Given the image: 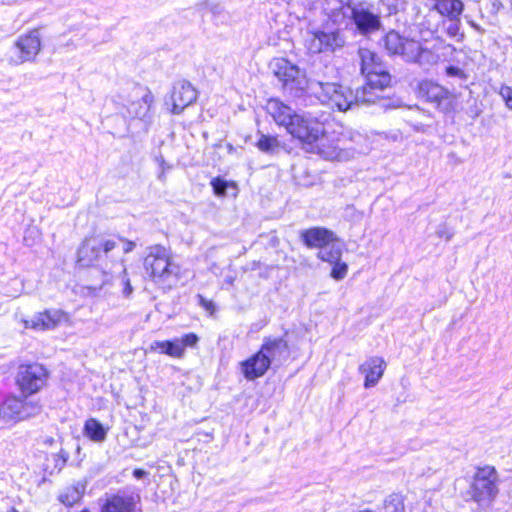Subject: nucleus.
I'll use <instances>...</instances> for the list:
<instances>
[{"label":"nucleus","instance_id":"f257e3e1","mask_svg":"<svg viewBox=\"0 0 512 512\" xmlns=\"http://www.w3.org/2000/svg\"><path fill=\"white\" fill-rule=\"evenodd\" d=\"M267 113L278 126L285 127L286 131L302 143L312 145L316 143L317 152L328 160H347L350 157L343 140L330 143L325 136L324 125L309 113H297L279 99H269L266 104Z\"/></svg>","mask_w":512,"mask_h":512},{"label":"nucleus","instance_id":"f03ea898","mask_svg":"<svg viewBox=\"0 0 512 512\" xmlns=\"http://www.w3.org/2000/svg\"><path fill=\"white\" fill-rule=\"evenodd\" d=\"M123 243V252L130 253L135 247L136 243L127 240L123 237H107L98 235L86 238L77 251V262L82 267L94 266L99 268L103 273L102 285L111 283L113 276L107 269H110L114 264L119 262L115 255V249L118 243Z\"/></svg>","mask_w":512,"mask_h":512},{"label":"nucleus","instance_id":"7ed1b4c3","mask_svg":"<svg viewBox=\"0 0 512 512\" xmlns=\"http://www.w3.org/2000/svg\"><path fill=\"white\" fill-rule=\"evenodd\" d=\"M143 266L149 278L162 287L171 288L180 279V266L173 261L170 250L162 245L147 248Z\"/></svg>","mask_w":512,"mask_h":512},{"label":"nucleus","instance_id":"20e7f679","mask_svg":"<svg viewBox=\"0 0 512 512\" xmlns=\"http://www.w3.org/2000/svg\"><path fill=\"white\" fill-rule=\"evenodd\" d=\"M383 42L386 50L391 55H400L408 62L433 65L440 59L434 52L424 49L418 41L404 38L396 31L387 33Z\"/></svg>","mask_w":512,"mask_h":512},{"label":"nucleus","instance_id":"39448f33","mask_svg":"<svg viewBox=\"0 0 512 512\" xmlns=\"http://www.w3.org/2000/svg\"><path fill=\"white\" fill-rule=\"evenodd\" d=\"M312 89L321 103L332 109L344 112L357 105V95L341 84L317 82Z\"/></svg>","mask_w":512,"mask_h":512},{"label":"nucleus","instance_id":"423d86ee","mask_svg":"<svg viewBox=\"0 0 512 512\" xmlns=\"http://www.w3.org/2000/svg\"><path fill=\"white\" fill-rule=\"evenodd\" d=\"M498 475L492 466L478 468L471 486L472 499L479 505H489L498 494Z\"/></svg>","mask_w":512,"mask_h":512},{"label":"nucleus","instance_id":"0eeeda50","mask_svg":"<svg viewBox=\"0 0 512 512\" xmlns=\"http://www.w3.org/2000/svg\"><path fill=\"white\" fill-rule=\"evenodd\" d=\"M358 55L361 64V73L371 87L385 88L390 84L391 77L380 57L367 48H360Z\"/></svg>","mask_w":512,"mask_h":512},{"label":"nucleus","instance_id":"6e6552de","mask_svg":"<svg viewBox=\"0 0 512 512\" xmlns=\"http://www.w3.org/2000/svg\"><path fill=\"white\" fill-rule=\"evenodd\" d=\"M48 372L39 363L22 364L18 367L15 381L24 397L35 394L46 384Z\"/></svg>","mask_w":512,"mask_h":512},{"label":"nucleus","instance_id":"1a4fd4ad","mask_svg":"<svg viewBox=\"0 0 512 512\" xmlns=\"http://www.w3.org/2000/svg\"><path fill=\"white\" fill-rule=\"evenodd\" d=\"M275 76L283 83L285 89L299 95L307 87V79L299 68L284 58L275 59L272 63Z\"/></svg>","mask_w":512,"mask_h":512},{"label":"nucleus","instance_id":"9d476101","mask_svg":"<svg viewBox=\"0 0 512 512\" xmlns=\"http://www.w3.org/2000/svg\"><path fill=\"white\" fill-rule=\"evenodd\" d=\"M41 50L40 35L37 30L18 37L10 49L9 60L14 65H20L35 59Z\"/></svg>","mask_w":512,"mask_h":512},{"label":"nucleus","instance_id":"9b49d317","mask_svg":"<svg viewBox=\"0 0 512 512\" xmlns=\"http://www.w3.org/2000/svg\"><path fill=\"white\" fill-rule=\"evenodd\" d=\"M66 321H68V315L59 309H48L36 313L31 319L22 318L20 320L24 329L35 331L53 330Z\"/></svg>","mask_w":512,"mask_h":512},{"label":"nucleus","instance_id":"f8f14e48","mask_svg":"<svg viewBox=\"0 0 512 512\" xmlns=\"http://www.w3.org/2000/svg\"><path fill=\"white\" fill-rule=\"evenodd\" d=\"M419 92L442 112H450L453 109V95L439 84L432 81H423L419 86Z\"/></svg>","mask_w":512,"mask_h":512},{"label":"nucleus","instance_id":"ddd939ff","mask_svg":"<svg viewBox=\"0 0 512 512\" xmlns=\"http://www.w3.org/2000/svg\"><path fill=\"white\" fill-rule=\"evenodd\" d=\"M139 504V495L118 491L105 498L101 512H142Z\"/></svg>","mask_w":512,"mask_h":512},{"label":"nucleus","instance_id":"4468645a","mask_svg":"<svg viewBox=\"0 0 512 512\" xmlns=\"http://www.w3.org/2000/svg\"><path fill=\"white\" fill-rule=\"evenodd\" d=\"M197 99V91L193 85L185 80L177 81L172 90L171 100L173 114H180L187 106Z\"/></svg>","mask_w":512,"mask_h":512},{"label":"nucleus","instance_id":"2eb2a0df","mask_svg":"<svg viewBox=\"0 0 512 512\" xmlns=\"http://www.w3.org/2000/svg\"><path fill=\"white\" fill-rule=\"evenodd\" d=\"M386 368L383 358L373 356L364 361L358 368L359 373L365 377L364 387L371 388L378 384Z\"/></svg>","mask_w":512,"mask_h":512},{"label":"nucleus","instance_id":"dca6fc26","mask_svg":"<svg viewBox=\"0 0 512 512\" xmlns=\"http://www.w3.org/2000/svg\"><path fill=\"white\" fill-rule=\"evenodd\" d=\"M301 238L307 247L319 248L320 250L337 240L334 232L322 227L302 231Z\"/></svg>","mask_w":512,"mask_h":512},{"label":"nucleus","instance_id":"f3484780","mask_svg":"<svg viewBox=\"0 0 512 512\" xmlns=\"http://www.w3.org/2000/svg\"><path fill=\"white\" fill-rule=\"evenodd\" d=\"M266 356L259 350L256 354L241 363V370L247 380L262 377L270 368Z\"/></svg>","mask_w":512,"mask_h":512},{"label":"nucleus","instance_id":"a211bd4d","mask_svg":"<svg viewBox=\"0 0 512 512\" xmlns=\"http://www.w3.org/2000/svg\"><path fill=\"white\" fill-rule=\"evenodd\" d=\"M260 350L266 356L269 364L280 363L288 354L287 341L281 337L265 338Z\"/></svg>","mask_w":512,"mask_h":512},{"label":"nucleus","instance_id":"6ab92c4d","mask_svg":"<svg viewBox=\"0 0 512 512\" xmlns=\"http://www.w3.org/2000/svg\"><path fill=\"white\" fill-rule=\"evenodd\" d=\"M352 18L358 30L363 34L374 32L380 27L379 17L362 6L352 9Z\"/></svg>","mask_w":512,"mask_h":512},{"label":"nucleus","instance_id":"aec40b11","mask_svg":"<svg viewBox=\"0 0 512 512\" xmlns=\"http://www.w3.org/2000/svg\"><path fill=\"white\" fill-rule=\"evenodd\" d=\"M22 399L16 396L7 397L0 405V419L4 422L21 421Z\"/></svg>","mask_w":512,"mask_h":512},{"label":"nucleus","instance_id":"412c9836","mask_svg":"<svg viewBox=\"0 0 512 512\" xmlns=\"http://www.w3.org/2000/svg\"><path fill=\"white\" fill-rule=\"evenodd\" d=\"M154 97L150 91H146L138 100L132 101L127 106V112L132 118L145 119L149 116Z\"/></svg>","mask_w":512,"mask_h":512},{"label":"nucleus","instance_id":"4be33fe9","mask_svg":"<svg viewBox=\"0 0 512 512\" xmlns=\"http://www.w3.org/2000/svg\"><path fill=\"white\" fill-rule=\"evenodd\" d=\"M432 9L448 19H456L462 14L464 5L461 0H433Z\"/></svg>","mask_w":512,"mask_h":512},{"label":"nucleus","instance_id":"5701e85b","mask_svg":"<svg viewBox=\"0 0 512 512\" xmlns=\"http://www.w3.org/2000/svg\"><path fill=\"white\" fill-rule=\"evenodd\" d=\"M107 432L108 429L95 418H89L84 424L83 434L93 442L105 441Z\"/></svg>","mask_w":512,"mask_h":512},{"label":"nucleus","instance_id":"b1692460","mask_svg":"<svg viewBox=\"0 0 512 512\" xmlns=\"http://www.w3.org/2000/svg\"><path fill=\"white\" fill-rule=\"evenodd\" d=\"M151 352H159L173 358L182 357V344L176 338L172 341H154L149 347Z\"/></svg>","mask_w":512,"mask_h":512},{"label":"nucleus","instance_id":"393cba45","mask_svg":"<svg viewBox=\"0 0 512 512\" xmlns=\"http://www.w3.org/2000/svg\"><path fill=\"white\" fill-rule=\"evenodd\" d=\"M85 493V484L77 483L73 486L67 487L59 496L58 499L66 506H73L78 503Z\"/></svg>","mask_w":512,"mask_h":512},{"label":"nucleus","instance_id":"a878e982","mask_svg":"<svg viewBox=\"0 0 512 512\" xmlns=\"http://www.w3.org/2000/svg\"><path fill=\"white\" fill-rule=\"evenodd\" d=\"M318 33L320 36L321 44L323 46V52H333L339 48H342L345 44V40L339 32L318 31Z\"/></svg>","mask_w":512,"mask_h":512},{"label":"nucleus","instance_id":"bb28decb","mask_svg":"<svg viewBox=\"0 0 512 512\" xmlns=\"http://www.w3.org/2000/svg\"><path fill=\"white\" fill-rule=\"evenodd\" d=\"M342 250L339 244L336 241L328 244L322 250L318 252V258L322 261L334 263L337 260L341 259Z\"/></svg>","mask_w":512,"mask_h":512},{"label":"nucleus","instance_id":"cd10ccee","mask_svg":"<svg viewBox=\"0 0 512 512\" xmlns=\"http://www.w3.org/2000/svg\"><path fill=\"white\" fill-rule=\"evenodd\" d=\"M375 89L382 90L383 88L371 87L367 83L366 86L357 89L355 92V95H357V105L374 103L378 98V95L374 92Z\"/></svg>","mask_w":512,"mask_h":512},{"label":"nucleus","instance_id":"c85d7f7f","mask_svg":"<svg viewBox=\"0 0 512 512\" xmlns=\"http://www.w3.org/2000/svg\"><path fill=\"white\" fill-rule=\"evenodd\" d=\"M256 145L262 152L265 153H274L280 146L276 137L264 134L260 135Z\"/></svg>","mask_w":512,"mask_h":512},{"label":"nucleus","instance_id":"c756f323","mask_svg":"<svg viewBox=\"0 0 512 512\" xmlns=\"http://www.w3.org/2000/svg\"><path fill=\"white\" fill-rule=\"evenodd\" d=\"M41 411V405L35 401H27L22 399L21 421L36 416Z\"/></svg>","mask_w":512,"mask_h":512},{"label":"nucleus","instance_id":"7c9ffc66","mask_svg":"<svg viewBox=\"0 0 512 512\" xmlns=\"http://www.w3.org/2000/svg\"><path fill=\"white\" fill-rule=\"evenodd\" d=\"M384 510L385 512H405L402 497L398 494L388 496L385 500Z\"/></svg>","mask_w":512,"mask_h":512},{"label":"nucleus","instance_id":"2f4dec72","mask_svg":"<svg viewBox=\"0 0 512 512\" xmlns=\"http://www.w3.org/2000/svg\"><path fill=\"white\" fill-rule=\"evenodd\" d=\"M306 47L311 53H322L323 52V46L321 44L318 31L308 33V36L306 38Z\"/></svg>","mask_w":512,"mask_h":512},{"label":"nucleus","instance_id":"473e14b6","mask_svg":"<svg viewBox=\"0 0 512 512\" xmlns=\"http://www.w3.org/2000/svg\"><path fill=\"white\" fill-rule=\"evenodd\" d=\"M334 266L331 271V277L335 280H342L346 277L348 272V265L345 262H341L340 260L332 263Z\"/></svg>","mask_w":512,"mask_h":512},{"label":"nucleus","instance_id":"72a5a7b5","mask_svg":"<svg viewBox=\"0 0 512 512\" xmlns=\"http://www.w3.org/2000/svg\"><path fill=\"white\" fill-rule=\"evenodd\" d=\"M450 23L446 27V33L448 36L452 38H457V40H462L463 34L460 33V17L456 19H449Z\"/></svg>","mask_w":512,"mask_h":512},{"label":"nucleus","instance_id":"f704fd0d","mask_svg":"<svg viewBox=\"0 0 512 512\" xmlns=\"http://www.w3.org/2000/svg\"><path fill=\"white\" fill-rule=\"evenodd\" d=\"M177 342L182 344V356L184 355L186 347H194L198 342V336L194 333H189L181 338H176Z\"/></svg>","mask_w":512,"mask_h":512},{"label":"nucleus","instance_id":"c9c22d12","mask_svg":"<svg viewBox=\"0 0 512 512\" xmlns=\"http://www.w3.org/2000/svg\"><path fill=\"white\" fill-rule=\"evenodd\" d=\"M211 186L213 188L214 193L217 196H225L226 195V189L229 186V184L225 180H222L220 178H214L211 181Z\"/></svg>","mask_w":512,"mask_h":512},{"label":"nucleus","instance_id":"e433bc0d","mask_svg":"<svg viewBox=\"0 0 512 512\" xmlns=\"http://www.w3.org/2000/svg\"><path fill=\"white\" fill-rule=\"evenodd\" d=\"M499 94L504 100L506 107L512 110V88L510 86H502Z\"/></svg>","mask_w":512,"mask_h":512},{"label":"nucleus","instance_id":"4c0bfd02","mask_svg":"<svg viewBox=\"0 0 512 512\" xmlns=\"http://www.w3.org/2000/svg\"><path fill=\"white\" fill-rule=\"evenodd\" d=\"M121 266H122L121 282H122V285H123V294L125 296H129L132 293L133 288L131 286L129 278L127 277V270H126L125 266L124 265H121Z\"/></svg>","mask_w":512,"mask_h":512},{"label":"nucleus","instance_id":"58836bf2","mask_svg":"<svg viewBox=\"0 0 512 512\" xmlns=\"http://www.w3.org/2000/svg\"><path fill=\"white\" fill-rule=\"evenodd\" d=\"M436 235L439 238H443L446 241H450L453 238L454 233H453V231L451 229H449L447 227L446 224H441V225L438 226V228L436 230Z\"/></svg>","mask_w":512,"mask_h":512},{"label":"nucleus","instance_id":"ea45409f","mask_svg":"<svg viewBox=\"0 0 512 512\" xmlns=\"http://www.w3.org/2000/svg\"><path fill=\"white\" fill-rule=\"evenodd\" d=\"M446 73L450 77H459V78H462V79H466V75H465L464 71L462 69L458 68V67H455V66L447 67Z\"/></svg>","mask_w":512,"mask_h":512},{"label":"nucleus","instance_id":"a19ab883","mask_svg":"<svg viewBox=\"0 0 512 512\" xmlns=\"http://www.w3.org/2000/svg\"><path fill=\"white\" fill-rule=\"evenodd\" d=\"M466 113L469 115L471 119L474 120L477 117H479V115L482 113V109L477 105L476 101L474 100V104L467 109Z\"/></svg>","mask_w":512,"mask_h":512},{"label":"nucleus","instance_id":"79ce46f5","mask_svg":"<svg viewBox=\"0 0 512 512\" xmlns=\"http://www.w3.org/2000/svg\"><path fill=\"white\" fill-rule=\"evenodd\" d=\"M198 298H199V304L200 306H202L204 309H206L207 311H209L210 313H213L214 310H215V306L213 304L212 301H209L207 300L206 298H204L202 295H198Z\"/></svg>","mask_w":512,"mask_h":512},{"label":"nucleus","instance_id":"37998d69","mask_svg":"<svg viewBox=\"0 0 512 512\" xmlns=\"http://www.w3.org/2000/svg\"><path fill=\"white\" fill-rule=\"evenodd\" d=\"M156 161L159 163V166L161 167V173L159 174V179L164 180L165 171L168 170L170 167L166 164L164 158L162 156L157 157Z\"/></svg>","mask_w":512,"mask_h":512},{"label":"nucleus","instance_id":"c03bdc74","mask_svg":"<svg viewBox=\"0 0 512 512\" xmlns=\"http://www.w3.org/2000/svg\"><path fill=\"white\" fill-rule=\"evenodd\" d=\"M133 475H134L135 478L141 479V478H143V477H145L147 475V472L145 470H143V469L137 468V469H135L133 471Z\"/></svg>","mask_w":512,"mask_h":512},{"label":"nucleus","instance_id":"a18cd8bd","mask_svg":"<svg viewBox=\"0 0 512 512\" xmlns=\"http://www.w3.org/2000/svg\"><path fill=\"white\" fill-rule=\"evenodd\" d=\"M472 26H473L477 31H479V32H481V33H483V32H484V30H483V29H481V27H480V26H478V25H476L475 23H472Z\"/></svg>","mask_w":512,"mask_h":512},{"label":"nucleus","instance_id":"49530a36","mask_svg":"<svg viewBox=\"0 0 512 512\" xmlns=\"http://www.w3.org/2000/svg\"><path fill=\"white\" fill-rule=\"evenodd\" d=\"M9 512H18V511L15 508H13Z\"/></svg>","mask_w":512,"mask_h":512}]
</instances>
